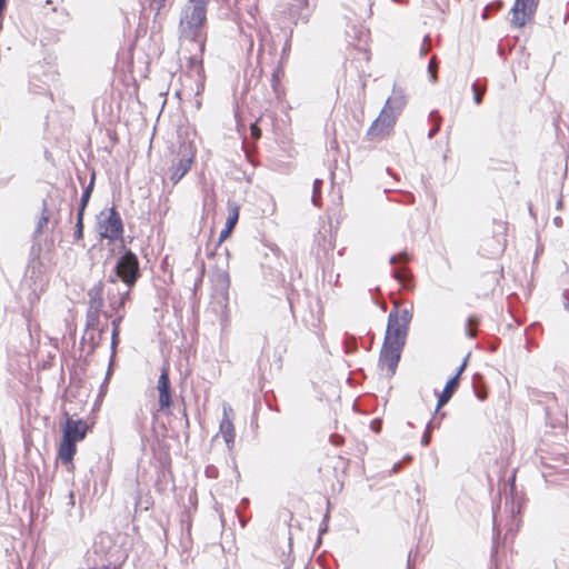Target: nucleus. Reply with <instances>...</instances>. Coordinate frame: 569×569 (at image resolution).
Returning <instances> with one entry per match:
<instances>
[{
    "mask_svg": "<svg viewBox=\"0 0 569 569\" xmlns=\"http://www.w3.org/2000/svg\"><path fill=\"white\" fill-rule=\"evenodd\" d=\"M429 71L430 73L432 74V78L436 79V72H437V61H436V58L433 57L430 61H429Z\"/></svg>",
    "mask_w": 569,
    "mask_h": 569,
    "instance_id": "nucleus-24",
    "label": "nucleus"
},
{
    "mask_svg": "<svg viewBox=\"0 0 569 569\" xmlns=\"http://www.w3.org/2000/svg\"><path fill=\"white\" fill-rule=\"evenodd\" d=\"M395 277L398 281L403 283L409 278V274L406 269H400L395 272Z\"/></svg>",
    "mask_w": 569,
    "mask_h": 569,
    "instance_id": "nucleus-23",
    "label": "nucleus"
},
{
    "mask_svg": "<svg viewBox=\"0 0 569 569\" xmlns=\"http://www.w3.org/2000/svg\"><path fill=\"white\" fill-rule=\"evenodd\" d=\"M486 84H480L479 82L472 84L473 100L477 104H480L482 102V98L486 93Z\"/></svg>",
    "mask_w": 569,
    "mask_h": 569,
    "instance_id": "nucleus-18",
    "label": "nucleus"
},
{
    "mask_svg": "<svg viewBox=\"0 0 569 569\" xmlns=\"http://www.w3.org/2000/svg\"><path fill=\"white\" fill-rule=\"evenodd\" d=\"M476 395H477V398H478L479 400L483 401V400H486V399H487V397H488V391H487V390H478V391L476 392Z\"/></svg>",
    "mask_w": 569,
    "mask_h": 569,
    "instance_id": "nucleus-28",
    "label": "nucleus"
},
{
    "mask_svg": "<svg viewBox=\"0 0 569 569\" xmlns=\"http://www.w3.org/2000/svg\"><path fill=\"white\" fill-rule=\"evenodd\" d=\"M120 329L112 328V347L114 348L119 341Z\"/></svg>",
    "mask_w": 569,
    "mask_h": 569,
    "instance_id": "nucleus-25",
    "label": "nucleus"
},
{
    "mask_svg": "<svg viewBox=\"0 0 569 569\" xmlns=\"http://www.w3.org/2000/svg\"><path fill=\"white\" fill-rule=\"evenodd\" d=\"M430 439H431L430 432H426L423 435V437H422V440H421L422 445L423 446H428L429 442H430Z\"/></svg>",
    "mask_w": 569,
    "mask_h": 569,
    "instance_id": "nucleus-29",
    "label": "nucleus"
},
{
    "mask_svg": "<svg viewBox=\"0 0 569 569\" xmlns=\"http://www.w3.org/2000/svg\"><path fill=\"white\" fill-rule=\"evenodd\" d=\"M407 260H408L407 253H402V254H400L399 257L393 256V257L390 259V262H391V263H396V262H398V261H407Z\"/></svg>",
    "mask_w": 569,
    "mask_h": 569,
    "instance_id": "nucleus-26",
    "label": "nucleus"
},
{
    "mask_svg": "<svg viewBox=\"0 0 569 569\" xmlns=\"http://www.w3.org/2000/svg\"><path fill=\"white\" fill-rule=\"evenodd\" d=\"M406 104V98L401 91H393L386 101L383 108L393 111L398 116Z\"/></svg>",
    "mask_w": 569,
    "mask_h": 569,
    "instance_id": "nucleus-14",
    "label": "nucleus"
},
{
    "mask_svg": "<svg viewBox=\"0 0 569 569\" xmlns=\"http://www.w3.org/2000/svg\"><path fill=\"white\" fill-rule=\"evenodd\" d=\"M209 0H189L183 9L180 27L183 33L197 39L200 29L207 20V4Z\"/></svg>",
    "mask_w": 569,
    "mask_h": 569,
    "instance_id": "nucleus-2",
    "label": "nucleus"
},
{
    "mask_svg": "<svg viewBox=\"0 0 569 569\" xmlns=\"http://www.w3.org/2000/svg\"><path fill=\"white\" fill-rule=\"evenodd\" d=\"M233 410L231 407H223V417L220 422V432L227 446L231 449L234 445L236 429L233 426Z\"/></svg>",
    "mask_w": 569,
    "mask_h": 569,
    "instance_id": "nucleus-11",
    "label": "nucleus"
},
{
    "mask_svg": "<svg viewBox=\"0 0 569 569\" xmlns=\"http://www.w3.org/2000/svg\"><path fill=\"white\" fill-rule=\"evenodd\" d=\"M83 216L82 212H78L77 214V223H76V232L74 237L77 240H81L83 238Z\"/></svg>",
    "mask_w": 569,
    "mask_h": 569,
    "instance_id": "nucleus-19",
    "label": "nucleus"
},
{
    "mask_svg": "<svg viewBox=\"0 0 569 569\" xmlns=\"http://www.w3.org/2000/svg\"><path fill=\"white\" fill-rule=\"evenodd\" d=\"M479 323H480V318L476 315H471L467 319L466 331L469 337L475 338L477 336V330H478Z\"/></svg>",
    "mask_w": 569,
    "mask_h": 569,
    "instance_id": "nucleus-17",
    "label": "nucleus"
},
{
    "mask_svg": "<svg viewBox=\"0 0 569 569\" xmlns=\"http://www.w3.org/2000/svg\"><path fill=\"white\" fill-rule=\"evenodd\" d=\"M89 431L88 423L78 419L67 418L62 427V439L58 448V458L73 468V457L77 453V442L82 441Z\"/></svg>",
    "mask_w": 569,
    "mask_h": 569,
    "instance_id": "nucleus-1",
    "label": "nucleus"
},
{
    "mask_svg": "<svg viewBox=\"0 0 569 569\" xmlns=\"http://www.w3.org/2000/svg\"><path fill=\"white\" fill-rule=\"evenodd\" d=\"M49 221V217L46 214V212L43 213V216L41 217V220H40V226L42 224H47Z\"/></svg>",
    "mask_w": 569,
    "mask_h": 569,
    "instance_id": "nucleus-31",
    "label": "nucleus"
},
{
    "mask_svg": "<svg viewBox=\"0 0 569 569\" xmlns=\"http://www.w3.org/2000/svg\"><path fill=\"white\" fill-rule=\"evenodd\" d=\"M498 228L499 232L497 234V238L495 239L493 250L491 251V254L493 256L501 254L505 251L507 243V223L499 222Z\"/></svg>",
    "mask_w": 569,
    "mask_h": 569,
    "instance_id": "nucleus-15",
    "label": "nucleus"
},
{
    "mask_svg": "<svg viewBox=\"0 0 569 569\" xmlns=\"http://www.w3.org/2000/svg\"><path fill=\"white\" fill-rule=\"evenodd\" d=\"M222 280H223L224 289H226V291H224V293H223V299H224V301L227 302V300H228V292H227V289H228V287H229V278H228L227 276H223V277H222Z\"/></svg>",
    "mask_w": 569,
    "mask_h": 569,
    "instance_id": "nucleus-27",
    "label": "nucleus"
},
{
    "mask_svg": "<svg viewBox=\"0 0 569 569\" xmlns=\"http://www.w3.org/2000/svg\"><path fill=\"white\" fill-rule=\"evenodd\" d=\"M159 4V9L162 8L167 0H156Z\"/></svg>",
    "mask_w": 569,
    "mask_h": 569,
    "instance_id": "nucleus-34",
    "label": "nucleus"
},
{
    "mask_svg": "<svg viewBox=\"0 0 569 569\" xmlns=\"http://www.w3.org/2000/svg\"><path fill=\"white\" fill-rule=\"evenodd\" d=\"M93 187H94V173L92 174L89 184L87 186V188L84 189V191L81 196V201H80V207H79L78 212H82V214H84V210L90 200L91 193L93 191Z\"/></svg>",
    "mask_w": 569,
    "mask_h": 569,
    "instance_id": "nucleus-16",
    "label": "nucleus"
},
{
    "mask_svg": "<svg viewBox=\"0 0 569 569\" xmlns=\"http://www.w3.org/2000/svg\"><path fill=\"white\" fill-rule=\"evenodd\" d=\"M402 348L403 347L401 346L383 342L380 355V365L381 368L386 369L389 375H395L400 360Z\"/></svg>",
    "mask_w": 569,
    "mask_h": 569,
    "instance_id": "nucleus-10",
    "label": "nucleus"
},
{
    "mask_svg": "<svg viewBox=\"0 0 569 569\" xmlns=\"http://www.w3.org/2000/svg\"><path fill=\"white\" fill-rule=\"evenodd\" d=\"M250 136L253 140H258L261 138V129L258 126V121L250 126Z\"/></svg>",
    "mask_w": 569,
    "mask_h": 569,
    "instance_id": "nucleus-21",
    "label": "nucleus"
},
{
    "mask_svg": "<svg viewBox=\"0 0 569 569\" xmlns=\"http://www.w3.org/2000/svg\"><path fill=\"white\" fill-rule=\"evenodd\" d=\"M540 0H516L511 8V24L522 28L532 21Z\"/></svg>",
    "mask_w": 569,
    "mask_h": 569,
    "instance_id": "nucleus-7",
    "label": "nucleus"
},
{
    "mask_svg": "<svg viewBox=\"0 0 569 569\" xmlns=\"http://www.w3.org/2000/svg\"><path fill=\"white\" fill-rule=\"evenodd\" d=\"M567 310L569 311V303L566 306Z\"/></svg>",
    "mask_w": 569,
    "mask_h": 569,
    "instance_id": "nucleus-35",
    "label": "nucleus"
},
{
    "mask_svg": "<svg viewBox=\"0 0 569 569\" xmlns=\"http://www.w3.org/2000/svg\"><path fill=\"white\" fill-rule=\"evenodd\" d=\"M501 273H502V270H500V272H499V273H498V272H496V273L493 274V277H492L493 284H498V282H499V278H500Z\"/></svg>",
    "mask_w": 569,
    "mask_h": 569,
    "instance_id": "nucleus-30",
    "label": "nucleus"
},
{
    "mask_svg": "<svg viewBox=\"0 0 569 569\" xmlns=\"http://www.w3.org/2000/svg\"><path fill=\"white\" fill-rule=\"evenodd\" d=\"M116 274L129 288L136 284L140 276L139 260L136 253L129 250L119 259L116 264Z\"/></svg>",
    "mask_w": 569,
    "mask_h": 569,
    "instance_id": "nucleus-6",
    "label": "nucleus"
},
{
    "mask_svg": "<svg viewBox=\"0 0 569 569\" xmlns=\"http://www.w3.org/2000/svg\"><path fill=\"white\" fill-rule=\"evenodd\" d=\"M120 321H121V318H120V317H119V318H117V319H114V320L112 321V327H113V328H117V329H120V328H119V327H120Z\"/></svg>",
    "mask_w": 569,
    "mask_h": 569,
    "instance_id": "nucleus-32",
    "label": "nucleus"
},
{
    "mask_svg": "<svg viewBox=\"0 0 569 569\" xmlns=\"http://www.w3.org/2000/svg\"><path fill=\"white\" fill-rule=\"evenodd\" d=\"M103 569H109V567H104Z\"/></svg>",
    "mask_w": 569,
    "mask_h": 569,
    "instance_id": "nucleus-36",
    "label": "nucleus"
},
{
    "mask_svg": "<svg viewBox=\"0 0 569 569\" xmlns=\"http://www.w3.org/2000/svg\"><path fill=\"white\" fill-rule=\"evenodd\" d=\"M282 76H283V70L281 67H278L272 73V88L276 92H278L280 79Z\"/></svg>",
    "mask_w": 569,
    "mask_h": 569,
    "instance_id": "nucleus-20",
    "label": "nucleus"
},
{
    "mask_svg": "<svg viewBox=\"0 0 569 569\" xmlns=\"http://www.w3.org/2000/svg\"><path fill=\"white\" fill-rule=\"evenodd\" d=\"M397 117L393 111L382 108L378 118L370 126L368 136L372 138H383L388 136L396 124Z\"/></svg>",
    "mask_w": 569,
    "mask_h": 569,
    "instance_id": "nucleus-8",
    "label": "nucleus"
},
{
    "mask_svg": "<svg viewBox=\"0 0 569 569\" xmlns=\"http://www.w3.org/2000/svg\"><path fill=\"white\" fill-rule=\"evenodd\" d=\"M366 60H369V52L367 49L360 51Z\"/></svg>",
    "mask_w": 569,
    "mask_h": 569,
    "instance_id": "nucleus-33",
    "label": "nucleus"
},
{
    "mask_svg": "<svg viewBox=\"0 0 569 569\" xmlns=\"http://www.w3.org/2000/svg\"><path fill=\"white\" fill-rule=\"evenodd\" d=\"M411 313L407 309L392 310L388 316L385 341L403 347L406 343Z\"/></svg>",
    "mask_w": 569,
    "mask_h": 569,
    "instance_id": "nucleus-3",
    "label": "nucleus"
},
{
    "mask_svg": "<svg viewBox=\"0 0 569 569\" xmlns=\"http://www.w3.org/2000/svg\"><path fill=\"white\" fill-rule=\"evenodd\" d=\"M157 390L159 393V411L167 412L171 408L172 401V392L171 385L169 378V365L166 363L161 368V373L158 379Z\"/></svg>",
    "mask_w": 569,
    "mask_h": 569,
    "instance_id": "nucleus-9",
    "label": "nucleus"
},
{
    "mask_svg": "<svg viewBox=\"0 0 569 569\" xmlns=\"http://www.w3.org/2000/svg\"><path fill=\"white\" fill-rule=\"evenodd\" d=\"M330 442L335 446V447H340L341 445H343L345 442V438L338 433H333L330 436Z\"/></svg>",
    "mask_w": 569,
    "mask_h": 569,
    "instance_id": "nucleus-22",
    "label": "nucleus"
},
{
    "mask_svg": "<svg viewBox=\"0 0 569 569\" xmlns=\"http://www.w3.org/2000/svg\"><path fill=\"white\" fill-rule=\"evenodd\" d=\"M98 232L100 237L110 241H117L123 238L122 219L114 207L103 210L100 213Z\"/></svg>",
    "mask_w": 569,
    "mask_h": 569,
    "instance_id": "nucleus-4",
    "label": "nucleus"
},
{
    "mask_svg": "<svg viewBox=\"0 0 569 569\" xmlns=\"http://www.w3.org/2000/svg\"><path fill=\"white\" fill-rule=\"evenodd\" d=\"M177 160L170 167V180L178 183L191 169L196 159V149L191 144H181L177 152Z\"/></svg>",
    "mask_w": 569,
    "mask_h": 569,
    "instance_id": "nucleus-5",
    "label": "nucleus"
},
{
    "mask_svg": "<svg viewBox=\"0 0 569 569\" xmlns=\"http://www.w3.org/2000/svg\"><path fill=\"white\" fill-rule=\"evenodd\" d=\"M465 367H466V362H463L459 367L457 373L451 379H449V381L446 383L442 392L440 393V396L438 398L437 409H440L442 406H445L450 400V398L456 392V390L458 389L460 375L465 370Z\"/></svg>",
    "mask_w": 569,
    "mask_h": 569,
    "instance_id": "nucleus-12",
    "label": "nucleus"
},
{
    "mask_svg": "<svg viewBox=\"0 0 569 569\" xmlns=\"http://www.w3.org/2000/svg\"><path fill=\"white\" fill-rule=\"evenodd\" d=\"M239 219V207L237 204L229 207V216L226 222L224 228L221 230L219 236L218 244H221L224 240L229 238L233 228L236 227Z\"/></svg>",
    "mask_w": 569,
    "mask_h": 569,
    "instance_id": "nucleus-13",
    "label": "nucleus"
}]
</instances>
